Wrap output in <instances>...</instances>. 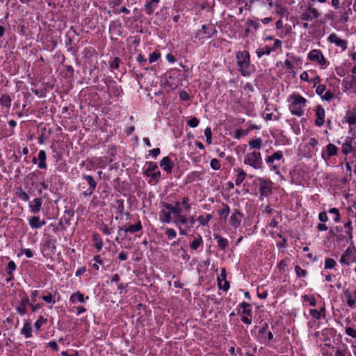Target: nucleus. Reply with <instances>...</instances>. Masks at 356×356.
<instances>
[{"instance_id":"obj_42","label":"nucleus","mask_w":356,"mask_h":356,"mask_svg":"<svg viewBox=\"0 0 356 356\" xmlns=\"http://www.w3.org/2000/svg\"><path fill=\"white\" fill-rule=\"evenodd\" d=\"M210 166L215 170H219L220 168V161L217 159H212L210 161Z\"/></svg>"},{"instance_id":"obj_11","label":"nucleus","mask_w":356,"mask_h":356,"mask_svg":"<svg viewBox=\"0 0 356 356\" xmlns=\"http://www.w3.org/2000/svg\"><path fill=\"white\" fill-rule=\"evenodd\" d=\"M161 167L168 173H171L173 168V163L168 156L163 157L160 162Z\"/></svg>"},{"instance_id":"obj_54","label":"nucleus","mask_w":356,"mask_h":356,"mask_svg":"<svg viewBox=\"0 0 356 356\" xmlns=\"http://www.w3.org/2000/svg\"><path fill=\"white\" fill-rule=\"evenodd\" d=\"M335 44L338 47H341L343 50L347 48V42L344 40L339 38Z\"/></svg>"},{"instance_id":"obj_32","label":"nucleus","mask_w":356,"mask_h":356,"mask_svg":"<svg viewBox=\"0 0 356 356\" xmlns=\"http://www.w3.org/2000/svg\"><path fill=\"white\" fill-rule=\"evenodd\" d=\"M346 296L347 297V305L349 307H353L356 302V291H354L353 296H352L350 293H346Z\"/></svg>"},{"instance_id":"obj_60","label":"nucleus","mask_w":356,"mask_h":356,"mask_svg":"<svg viewBox=\"0 0 356 356\" xmlns=\"http://www.w3.org/2000/svg\"><path fill=\"white\" fill-rule=\"evenodd\" d=\"M327 40L329 42L335 44L337 42V41L339 40V38L336 33H333L330 35Z\"/></svg>"},{"instance_id":"obj_5","label":"nucleus","mask_w":356,"mask_h":356,"mask_svg":"<svg viewBox=\"0 0 356 356\" xmlns=\"http://www.w3.org/2000/svg\"><path fill=\"white\" fill-rule=\"evenodd\" d=\"M342 86L345 91H351L356 93V76L353 74L348 75L343 79Z\"/></svg>"},{"instance_id":"obj_12","label":"nucleus","mask_w":356,"mask_h":356,"mask_svg":"<svg viewBox=\"0 0 356 356\" xmlns=\"http://www.w3.org/2000/svg\"><path fill=\"white\" fill-rule=\"evenodd\" d=\"M89 297L86 296L85 297L83 294L81 293L80 292L77 291L75 293H73L70 298V302L75 304L76 302H84L86 300H88Z\"/></svg>"},{"instance_id":"obj_28","label":"nucleus","mask_w":356,"mask_h":356,"mask_svg":"<svg viewBox=\"0 0 356 356\" xmlns=\"http://www.w3.org/2000/svg\"><path fill=\"white\" fill-rule=\"evenodd\" d=\"M223 208L218 211L219 215L226 220L230 213L229 207L227 204H222Z\"/></svg>"},{"instance_id":"obj_38","label":"nucleus","mask_w":356,"mask_h":356,"mask_svg":"<svg viewBox=\"0 0 356 356\" xmlns=\"http://www.w3.org/2000/svg\"><path fill=\"white\" fill-rule=\"evenodd\" d=\"M324 312V309L323 308L321 311L317 309H310L309 314L310 315L315 319H319L321 317V312Z\"/></svg>"},{"instance_id":"obj_37","label":"nucleus","mask_w":356,"mask_h":356,"mask_svg":"<svg viewBox=\"0 0 356 356\" xmlns=\"http://www.w3.org/2000/svg\"><path fill=\"white\" fill-rule=\"evenodd\" d=\"M336 265V261L331 258H327L325 261V268L331 269L333 268Z\"/></svg>"},{"instance_id":"obj_10","label":"nucleus","mask_w":356,"mask_h":356,"mask_svg":"<svg viewBox=\"0 0 356 356\" xmlns=\"http://www.w3.org/2000/svg\"><path fill=\"white\" fill-rule=\"evenodd\" d=\"M291 99L292 100L291 104L290 106H305L307 99H305L299 94H294L291 96Z\"/></svg>"},{"instance_id":"obj_13","label":"nucleus","mask_w":356,"mask_h":356,"mask_svg":"<svg viewBox=\"0 0 356 356\" xmlns=\"http://www.w3.org/2000/svg\"><path fill=\"white\" fill-rule=\"evenodd\" d=\"M42 201L41 198H35L30 204L29 208L31 211L34 213H38L41 210Z\"/></svg>"},{"instance_id":"obj_4","label":"nucleus","mask_w":356,"mask_h":356,"mask_svg":"<svg viewBox=\"0 0 356 356\" xmlns=\"http://www.w3.org/2000/svg\"><path fill=\"white\" fill-rule=\"evenodd\" d=\"M356 261V251L351 248H348L342 254L340 262L342 264L350 265L351 263Z\"/></svg>"},{"instance_id":"obj_22","label":"nucleus","mask_w":356,"mask_h":356,"mask_svg":"<svg viewBox=\"0 0 356 356\" xmlns=\"http://www.w3.org/2000/svg\"><path fill=\"white\" fill-rule=\"evenodd\" d=\"M160 0H149L145 4V9L148 14L152 13L156 8Z\"/></svg>"},{"instance_id":"obj_15","label":"nucleus","mask_w":356,"mask_h":356,"mask_svg":"<svg viewBox=\"0 0 356 356\" xmlns=\"http://www.w3.org/2000/svg\"><path fill=\"white\" fill-rule=\"evenodd\" d=\"M166 209H170L172 213L175 215V217L182 213L181 209V204L179 202L175 203V206H172L168 203H165L163 206Z\"/></svg>"},{"instance_id":"obj_30","label":"nucleus","mask_w":356,"mask_h":356,"mask_svg":"<svg viewBox=\"0 0 356 356\" xmlns=\"http://www.w3.org/2000/svg\"><path fill=\"white\" fill-rule=\"evenodd\" d=\"M305 106H298L293 107V106H290V111L292 114L300 117V116H302L304 113V111L302 109Z\"/></svg>"},{"instance_id":"obj_64","label":"nucleus","mask_w":356,"mask_h":356,"mask_svg":"<svg viewBox=\"0 0 356 356\" xmlns=\"http://www.w3.org/2000/svg\"><path fill=\"white\" fill-rule=\"evenodd\" d=\"M347 350L346 349L344 350H337L335 353V356H346Z\"/></svg>"},{"instance_id":"obj_8","label":"nucleus","mask_w":356,"mask_h":356,"mask_svg":"<svg viewBox=\"0 0 356 356\" xmlns=\"http://www.w3.org/2000/svg\"><path fill=\"white\" fill-rule=\"evenodd\" d=\"M337 154V147L334 144L330 143L326 146V152H322L321 156L326 161L329 160L331 156Z\"/></svg>"},{"instance_id":"obj_47","label":"nucleus","mask_w":356,"mask_h":356,"mask_svg":"<svg viewBox=\"0 0 356 356\" xmlns=\"http://www.w3.org/2000/svg\"><path fill=\"white\" fill-rule=\"evenodd\" d=\"M160 56L159 52L154 51L149 56V63H152L158 60Z\"/></svg>"},{"instance_id":"obj_25","label":"nucleus","mask_w":356,"mask_h":356,"mask_svg":"<svg viewBox=\"0 0 356 356\" xmlns=\"http://www.w3.org/2000/svg\"><path fill=\"white\" fill-rule=\"evenodd\" d=\"M82 178H83V179H85L87 181V183L89 186V187H88L89 188L93 189V190H95L96 188L97 182L92 176L84 175H83Z\"/></svg>"},{"instance_id":"obj_21","label":"nucleus","mask_w":356,"mask_h":356,"mask_svg":"<svg viewBox=\"0 0 356 356\" xmlns=\"http://www.w3.org/2000/svg\"><path fill=\"white\" fill-rule=\"evenodd\" d=\"M283 157V153L282 151H277L275 153H273L272 155L268 156L266 159V162L268 164L273 163L275 161H279L282 159Z\"/></svg>"},{"instance_id":"obj_44","label":"nucleus","mask_w":356,"mask_h":356,"mask_svg":"<svg viewBox=\"0 0 356 356\" xmlns=\"http://www.w3.org/2000/svg\"><path fill=\"white\" fill-rule=\"evenodd\" d=\"M218 286L220 289L226 291L229 289V282L226 280H223L224 281L223 283L222 282V280H220V277L218 278Z\"/></svg>"},{"instance_id":"obj_7","label":"nucleus","mask_w":356,"mask_h":356,"mask_svg":"<svg viewBox=\"0 0 356 356\" xmlns=\"http://www.w3.org/2000/svg\"><path fill=\"white\" fill-rule=\"evenodd\" d=\"M243 214L238 210H234L229 218V224L234 229L240 227Z\"/></svg>"},{"instance_id":"obj_2","label":"nucleus","mask_w":356,"mask_h":356,"mask_svg":"<svg viewBox=\"0 0 356 356\" xmlns=\"http://www.w3.org/2000/svg\"><path fill=\"white\" fill-rule=\"evenodd\" d=\"M243 163L254 169H261L263 164L261 153L256 151L248 153L244 158Z\"/></svg>"},{"instance_id":"obj_16","label":"nucleus","mask_w":356,"mask_h":356,"mask_svg":"<svg viewBox=\"0 0 356 356\" xmlns=\"http://www.w3.org/2000/svg\"><path fill=\"white\" fill-rule=\"evenodd\" d=\"M29 224L32 228L40 229L45 225V222L40 220L38 216H33L29 219Z\"/></svg>"},{"instance_id":"obj_33","label":"nucleus","mask_w":356,"mask_h":356,"mask_svg":"<svg viewBox=\"0 0 356 356\" xmlns=\"http://www.w3.org/2000/svg\"><path fill=\"white\" fill-rule=\"evenodd\" d=\"M211 218H212L211 214H207L205 217H204L203 216H200L197 218V221L200 222V224L201 225L205 226L211 220Z\"/></svg>"},{"instance_id":"obj_24","label":"nucleus","mask_w":356,"mask_h":356,"mask_svg":"<svg viewBox=\"0 0 356 356\" xmlns=\"http://www.w3.org/2000/svg\"><path fill=\"white\" fill-rule=\"evenodd\" d=\"M271 52L270 47L267 45L264 47L258 48L256 50V54L259 58H261L264 55H269Z\"/></svg>"},{"instance_id":"obj_27","label":"nucleus","mask_w":356,"mask_h":356,"mask_svg":"<svg viewBox=\"0 0 356 356\" xmlns=\"http://www.w3.org/2000/svg\"><path fill=\"white\" fill-rule=\"evenodd\" d=\"M175 219L174 220V222L177 225H179L180 224L186 225L188 223L187 218L182 213L175 216Z\"/></svg>"},{"instance_id":"obj_35","label":"nucleus","mask_w":356,"mask_h":356,"mask_svg":"<svg viewBox=\"0 0 356 356\" xmlns=\"http://www.w3.org/2000/svg\"><path fill=\"white\" fill-rule=\"evenodd\" d=\"M240 306L241 307L243 308V313L248 315V316H251L252 314V310L250 309V304L245 302H243L240 304Z\"/></svg>"},{"instance_id":"obj_45","label":"nucleus","mask_w":356,"mask_h":356,"mask_svg":"<svg viewBox=\"0 0 356 356\" xmlns=\"http://www.w3.org/2000/svg\"><path fill=\"white\" fill-rule=\"evenodd\" d=\"M161 177V172L160 171H156V172H152V174H151V177H150V179H149V182H158V181L159 180V178Z\"/></svg>"},{"instance_id":"obj_58","label":"nucleus","mask_w":356,"mask_h":356,"mask_svg":"<svg viewBox=\"0 0 356 356\" xmlns=\"http://www.w3.org/2000/svg\"><path fill=\"white\" fill-rule=\"evenodd\" d=\"M334 97L333 93L331 91H327L323 96L322 99L326 101L331 100Z\"/></svg>"},{"instance_id":"obj_20","label":"nucleus","mask_w":356,"mask_h":356,"mask_svg":"<svg viewBox=\"0 0 356 356\" xmlns=\"http://www.w3.org/2000/svg\"><path fill=\"white\" fill-rule=\"evenodd\" d=\"M46 152L44 150H40L38 152V168L40 169H46L47 163H46Z\"/></svg>"},{"instance_id":"obj_31","label":"nucleus","mask_w":356,"mask_h":356,"mask_svg":"<svg viewBox=\"0 0 356 356\" xmlns=\"http://www.w3.org/2000/svg\"><path fill=\"white\" fill-rule=\"evenodd\" d=\"M262 139L261 138H256L249 142V146L251 148L259 149L261 147Z\"/></svg>"},{"instance_id":"obj_41","label":"nucleus","mask_w":356,"mask_h":356,"mask_svg":"<svg viewBox=\"0 0 356 356\" xmlns=\"http://www.w3.org/2000/svg\"><path fill=\"white\" fill-rule=\"evenodd\" d=\"M329 213L330 214H333L334 216V220L335 222H339L340 220V214H339V211L336 208H332V209H330V211H329Z\"/></svg>"},{"instance_id":"obj_52","label":"nucleus","mask_w":356,"mask_h":356,"mask_svg":"<svg viewBox=\"0 0 356 356\" xmlns=\"http://www.w3.org/2000/svg\"><path fill=\"white\" fill-rule=\"evenodd\" d=\"M16 310L17 311V312L23 316L26 314V306H24V304H20L17 308H16Z\"/></svg>"},{"instance_id":"obj_26","label":"nucleus","mask_w":356,"mask_h":356,"mask_svg":"<svg viewBox=\"0 0 356 356\" xmlns=\"http://www.w3.org/2000/svg\"><path fill=\"white\" fill-rule=\"evenodd\" d=\"M0 104L6 108H10L11 105V99L9 95L6 94L1 95L0 97Z\"/></svg>"},{"instance_id":"obj_29","label":"nucleus","mask_w":356,"mask_h":356,"mask_svg":"<svg viewBox=\"0 0 356 356\" xmlns=\"http://www.w3.org/2000/svg\"><path fill=\"white\" fill-rule=\"evenodd\" d=\"M203 244V240L200 236L194 239L193 242L190 244V248L192 250H197L200 246Z\"/></svg>"},{"instance_id":"obj_34","label":"nucleus","mask_w":356,"mask_h":356,"mask_svg":"<svg viewBox=\"0 0 356 356\" xmlns=\"http://www.w3.org/2000/svg\"><path fill=\"white\" fill-rule=\"evenodd\" d=\"M345 118L350 124H355L356 123V114L355 113L349 111L347 112Z\"/></svg>"},{"instance_id":"obj_59","label":"nucleus","mask_w":356,"mask_h":356,"mask_svg":"<svg viewBox=\"0 0 356 356\" xmlns=\"http://www.w3.org/2000/svg\"><path fill=\"white\" fill-rule=\"evenodd\" d=\"M346 333L348 335L352 337L353 338H356V330L348 327L346 330Z\"/></svg>"},{"instance_id":"obj_39","label":"nucleus","mask_w":356,"mask_h":356,"mask_svg":"<svg viewBox=\"0 0 356 356\" xmlns=\"http://www.w3.org/2000/svg\"><path fill=\"white\" fill-rule=\"evenodd\" d=\"M352 150H353V148H352V146L350 143L346 142L345 143L343 144L342 152L344 154H348L352 152Z\"/></svg>"},{"instance_id":"obj_49","label":"nucleus","mask_w":356,"mask_h":356,"mask_svg":"<svg viewBox=\"0 0 356 356\" xmlns=\"http://www.w3.org/2000/svg\"><path fill=\"white\" fill-rule=\"evenodd\" d=\"M46 319L44 318L42 316H40L34 324V327L37 330H39L42 326V325L46 322Z\"/></svg>"},{"instance_id":"obj_48","label":"nucleus","mask_w":356,"mask_h":356,"mask_svg":"<svg viewBox=\"0 0 356 356\" xmlns=\"http://www.w3.org/2000/svg\"><path fill=\"white\" fill-rule=\"evenodd\" d=\"M199 123H200L199 120L195 117L190 119L187 122L188 125L193 128L197 127Z\"/></svg>"},{"instance_id":"obj_19","label":"nucleus","mask_w":356,"mask_h":356,"mask_svg":"<svg viewBox=\"0 0 356 356\" xmlns=\"http://www.w3.org/2000/svg\"><path fill=\"white\" fill-rule=\"evenodd\" d=\"M21 334L26 338H30L32 336L31 323L29 321L24 322L23 327L21 330Z\"/></svg>"},{"instance_id":"obj_40","label":"nucleus","mask_w":356,"mask_h":356,"mask_svg":"<svg viewBox=\"0 0 356 356\" xmlns=\"http://www.w3.org/2000/svg\"><path fill=\"white\" fill-rule=\"evenodd\" d=\"M204 135H205V137H206V140H207V143L208 144H211V140H212V132H211V129L210 127H207L204 130Z\"/></svg>"},{"instance_id":"obj_3","label":"nucleus","mask_w":356,"mask_h":356,"mask_svg":"<svg viewBox=\"0 0 356 356\" xmlns=\"http://www.w3.org/2000/svg\"><path fill=\"white\" fill-rule=\"evenodd\" d=\"M321 14L317 9L312 6H308L300 15V19L304 21H312L318 19Z\"/></svg>"},{"instance_id":"obj_53","label":"nucleus","mask_w":356,"mask_h":356,"mask_svg":"<svg viewBox=\"0 0 356 356\" xmlns=\"http://www.w3.org/2000/svg\"><path fill=\"white\" fill-rule=\"evenodd\" d=\"M189 199L188 197H185L182 199L181 205L184 206L186 211H188L191 209V205L188 204Z\"/></svg>"},{"instance_id":"obj_63","label":"nucleus","mask_w":356,"mask_h":356,"mask_svg":"<svg viewBox=\"0 0 356 356\" xmlns=\"http://www.w3.org/2000/svg\"><path fill=\"white\" fill-rule=\"evenodd\" d=\"M120 60L115 58L110 64V67L112 69H117L119 67Z\"/></svg>"},{"instance_id":"obj_17","label":"nucleus","mask_w":356,"mask_h":356,"mask_svg":"<svg viewBox=\"0 0 356 356\" xmlns=\"http://www.w3.org/2000/svg\"><path fill=\"white\" fill-rule=\"evenodd\" d=\"M171 211L170 209H166L165 207L159 213V219L162 222L170 223L171 221L170 216Z\"/></svg>"},{"instance_id":"obj_36","label":"nucleus","mask_w":356,"mask_h":356,"mask_svg":"<svg viewBox=\"0 0 356 356\" xmlns=\"http://www.w3.org/2000/svg\"><path fill=\"white\" fill-rule=\"evenodd\" d=\"M16 270V264L13 261H10L8 264L6 272L9 275H13V272Z\"/></svg>"},{"instance_id":"obj_9","label":"nucleus","mask_w":356,"mask_h":356,"mask_svg":"<svg viewBox=\"0 0 356 356\" xmlns=\"http://www.w3.org/2000/svg\"><path fill=\"white\" fill-rule=\"evenodd\" d=\"M316 120L315 124L318 127H321L324 124V118H325V110L324 108L318 105L316 108Z\"/></svg>"},{"instance_id":"obj_61","label":"nucleus","mask_w":356,"mask_h":356,"mask_svg":"<svg viewBox=\"0 0 356 356\" xmlns=\"http://www.w3.org/2000/svg\"><path fill=\"white\" fill-rule=\"evenodd\" d=\"M318 219L321 222H326L328 220V217L327 216V213L325 212H321L318 214Z\"/></svg>"},{"instance_id":"obj_50","label":"nucleus","mask_w":356,"mask_h":356,"mask_svg":"<svg viewBox=\"0 0 356 356\" xmlns=\"http://www.w3.org/2000/svg\"><path fill=\"white\" fill-rule=\"evenodd\" d=\"M295 271L298 277H305L307 275V271L298 266L295 267Z\"/></svg>"},{"instance_id":"obj_6","label":"nucleus","mask_w":356,"mask_h":356,"mask_svg":"<svg viewBox=\"0 0 356 356\" xmlns=\"http://www.w3.org/2000/svg\"><path fill=\"white\" fill-rule=\"evenodd\" d=\"M308 58L312 61L317 62L321 65H324L326 64V60L325 57L323 56L321 51L318 49L312 50L308 54Z\"/></svg>"},{"instance_id":"obj_18","label":"nucleus","mask_w":356,"mask_h":356,"mask_svg":"<svg viewBox=\"0 0 356 356\" xmlns=\"http://www.w3.org/2000/svg\"><path fill=\"white\" fill-rule=\"evenodd\" d=\"M213 237L217 241L218 246L222 250H226L229 245L227 239L216 234H213Z\"/></svg>"},{"instance_id":"obj_55","label":"nucleus","mask_w":356,"mask_h":356,"mask_svg":"<svg viewBox=\"0 0 356 356\" xmlns=\"http://www.w3.org/2000/svg\"><path fill=\"white\" fill-rule=\"evenodd\" d=\"M325 89L326 87L325 85H319L318 86L316 87V92L318 95L322 97L325 91Z\"/></svg>"},{"instance_id":"obj_62","label":"nucleus","mask_w":356,"mask_h":356,"mask_svg":"<svg viewBox=\"0 0 356 356\" xmlns=\"http://www.w3.org/2000/svg\"><path fill=\"white\" fill-rule=\"evenodd\" d=\"M248 24L255 30L258 29L260 27V24L258 21L248 20Z\"/></svg>"},{"instance_id":"obj_46","label":"nucleus","mask_w":356,"mask_h":356,"mask_svg":"<svg viewBox=\"0 0 356 356\" xmlns=\"http://www.w3.org/2000/svg\"><path fill=\"white\" fill-rule=\"evenodd\" d=\"M303 299L305 301H308L309 305L312 307H314L316 305V298L313 296H309L307 295H305L304 296Z\"/></svg>"},{"instance_id":"obj_57","label":"nucleus","mask_w":356,"mask_h":356,"mask_svg":"<svg viewBox=\"0 0 356 356\" xmlns=\"http://www.w3.org/2000/svg\"><path fill=\"white\" fill-rule=\"evenodd\" d=\"M282 47V41L280 40H275L273 47H270L272 51H275Z\"/></svg>"},{"instance_id":"obj_51","label":"nucleus","mask_w":356,"mask_h":356,"mask_svg":"<svg viewBox=\"0 0 356 356\" xmlns=\"http://www.w3.org/2000/svg\"><path fill=\"white\" fill-rule=\"evenodd\" d=\"M18 197L25 202H27L29 200V195L22 189L19 192Z\"/></svg>"},{"instance_id":"obj_23","label":"nucleus","mask_w":356,"mask_h":356,"mask_svg":"<svg viewBox=\"0 0 356 356\" xmlns=\"http://www.w3.org/2000/svg\"><path fill=\"white\" fill-rule=\"evenodd\" d=\"M237 172V176L235 180L236 185H240L246 177V172L242 168H237L236 170Z\"/></svg>"},{"instance_id":"obj_43","label":"nucleus","mask_w":356,"mask_h":356,"mask_svg":"<svg viewBox=\"0 0 356 356\" xmlns=\"http://www.w3.org/2000/svg\"><path fill=\"white\" fill-rule=\"evenodd\" d=\"M165 233L169 239L175 238L177 236V232L172 228H167Z\"/></svg>"},{"instance_id":"obj_1","label":"nucleus","mask_w":356,"mask_h":356,"mask_svg":"<svg viewBox=\"0 0 356 356\" xmlns=\"http://www.w3.org/2000/svg\"><path fill=\"white\" fill-rule=\"evenodd\" d=\"M236 58L241 74L243 76H249L250 74L249 70L250 63L249 53L247 51H238Z\"/></svg>"},{"instance_id":"obj_14","label":"nucleus","mask_w":356,"mask_h":356,"mask_svg":"<svg viewBox=\"0 0 356 356\" xmlns=\"http://www.w3.org/2000/svg\"><path fill=\"white\" fill-rule=\"evenodd\" d=\"M259 192L262 196H268L271 192L270 183L266 181L262 180L260 186Z\"/></svg>"},{"instance_id":"obj_56","label":"nucleus","mask_w":356,"mask_h":356,"mask_svg":"<svg viewBox=\"0 0 356 356\" xmlns=\"http://www.w3.org/2000/svg\"><path fill=\"white\" fill-rule=\"evenodd\" d=\"M94 261H95V263L92 264V267L95 270H99V264L102 263L100 257L99 256H95L94 257Z\"/></svg>"}]
</instances>
